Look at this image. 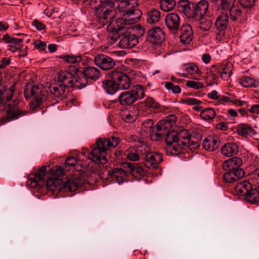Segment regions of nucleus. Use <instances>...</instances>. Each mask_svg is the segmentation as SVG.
Wrapping results in <instances>:
<instances>
[{"instance_id":"1","label":"nucleus","mask_w":259,"mask_h":259,"mask_svg":"<svg viewBox=\"0 0 259 259\" xmlns=\"http://www.w3.org/2000/svg\"><path fill=\"white\" fill-rule=\"evenodd\" d=\"M46 89L41 85H34L31 87L26 86L24 91V95L26 99L32 98L30 103L31 109H34L40 107L44 101L47 99L48 91L56 98L62 99L65 93L66 88L58 82V83L51 84L47 83Z\"/></svg>"},{"instance_id":"2","label":"nucleus","mask_w":259,"mask_h":259,"mask_svg":"<svg viewBox=\"0 0 259 259\" xmlns=\"http://www.w3.org/2000/svg\"><path fill=\"white\" fill-rule=\"evenodd\" d=\"M191 135L188 131L182 130L179 134L174 131L168 133L165 138L167 150L171 151L173 154L181 152L186 150L189 142Z\"/></svg>"},{"instance_id":"3","label":"nucleus","mask_w":259,"mask_h":259,"mask_svg":"<svg viewBox=\"0 0 259 259\" xmlns=\"http://www.w3.org/2000/svg\"><path fill=\"white\" fill-rule=\"evenodd\" d=\"M119 144V139L112 137L109 139H98V169L103 165L105 172L109 174L108 161L110 157V150L116 147ZM99 169H98V171Z\"/></svg>"},{"instance_id":"4","label":"nucleus","mask_w":259,"mask_h":259,"mask_svg":"<svg viewBox=\"0 0 259 259\" xmlns=\"http://www.w3.org/2000/svg\"><path fill=\"white\" fill-rule=\"evenodd\" d=\"M82 183V180L77 176L70 177L63 182L60 178L50 177L46 182V187L48 190L53 192L60 190L73 192L76 191Z\"/></svg>"},{"instance_id":"5","label":"nucleus","mask_w":259,"mask_h":259,"mask_svg":"<svg viewBox=\"0 0 259 259\" xmlns=\"http://www.w3.org/2000/svg\"><path fill=\"white\" fill-rule=\"evenodd\" d=\"M242 164L241 159L237 157L230 158L223 163V167L227 171L224 175L226 182L233 183L244 176V171L240 168Z\"/></svg>"},{"instance_id":"6","label":"nucleus","mask_w":259,"mask_h":259,"mask_svg":"<svg viewBox=\"0 0 259 259\" xmlns=\"http://www.w3.org/2000/svg\"><path fill=\"white\" fill-rule=\"evenodd\" d=\"M78 68L71 66L68 71H61L58 74L59 83L64 86L72 87L75 86L78 89L83 88L87 85V81L84 78L76 77Z\"/></svg>"},{"instance_id":"7","label":"nucleus","mask_w":259,"mask_h":259,"mask_svg":"<svg viewBox=\"0 0 259 259\" xmlns=\"http://www.w3.org/2000/svg\"><path fill=\"white\" fill-rule=\"evenodd\" d=\"M144 96L143 88L140 85H137L131 91L121 93L118 97V99L121 105H130L137 100L142 99Z\"/></svg>"},{"instance_id":"8","label":"nucleus","mask_w":259,"mask_h":259,"mask_svg":"<svg viewBox=\"0 0 259 259\" xmlns=\"http://www.w3.org/2000/svg\"><path fill=\"white\" fill-rule=\"evenodd\" d=\"M208 9V3L205 0H201L197 3L186 4L184 6V11L190 17L204 16Z\"/></svg>"},{"instance_id":"9","label":"nucleus","mask_w":259,"mask_h":259,"mask_svg":"<svg viewBox=\"0 0 259 259\" xmlns=\"http://www.w3.org/2000/svg\"><path fill=\"white\" fill-rule=\"evenodd\" d=\"M110 77L116 81L118 90H127L131 86V80L129 76L122 71L114 70L110 72Z\"/></svg>"},{"instance_id":"10","label":"nucleus","mask_w":259,"mask_h":259,"mask_svg":"<svg viewBox=\"0 0 259 259\" xmlns=\"http://www.w3.org/2000/svg\"><path fill=\"white\" fill-rule=\"evenodd\" d=\"M99 1L98 11L101 10L100 11L103 13L99 14L98 23H100L102 25H104L107 22L106 20L111 11V9L114 6V4L111 0H99Z\"/></svg>"},{"instance_id":"11","label":"nucleus","mask_w":259,"mask_h":259,"mask_svg":"<svg viewBox=\"0 0 259 259\" xmlns=\"http://www.w3.org/2000/svg\"><path fill=\"white\" fill-rule=\"evenodd\" d=\"M176 117L174 115H170L164 120H161L157 123V131L160 132L154 133L155 135L162 137L170 132L172 125L176 121Z\"/></svg>"},{"instance_id":"12","label":"nucleus","mask_w":259,"mask_h":259,"mask_svg":"<svg viewBox=\"0 0 259 259\" xmlns=\"http://www.w3.org/2000/svg\"><path fill=\"white\" fill-rule=\"evenodd\" d=\"M48 166H44L40 167L35 174H30L28 175V181L27 184L30 187L35 188L39 185L38 183L44 181L48 170Z\"/></svg>"},{"instance_id":"13","label":"nucleus","mask_w":259,"mask_h":259,"mask_svg":"<svg viewBox=\"0 0 259 259\" xmlns=\"http://www.w3.org/2000/svg\"><path fill=\"white\" fill-rule=\"evenodd\" d=\"M3 40L9 44L8 50L11 52H21V50L22 49L23 39L12 37L8 34H6L3 36Z\"/></svg>"},{"instance_id":"14","label":"nucleus","mask_w":259,"mask_h":259,"mask_svg":"<svg viewBox=\"0 0 259 259\" xmlns=\"http://www.w3.org/2000/svg\"><path fill=\"white\" fill-rule=\"evenodd\" d=\"M145 165L146 167L155 168L158 166V163L162 160V155L159 153L150 152L145 157Z\"/></svg>"},{"instance_id":"15","label":"nucleus","mask_w":259,"mask_h":259,"mask_svg":"<svg viewBox=\"0 0 259 259\" xmlns=\"http://www.w3.org/2000/svg\"><path fill=\"white\" fill-rule=\"evenodd\" d=\"M142 15V12L136 8L130 11L123 15L122 18L124 19L126 24H134L138 22Z\"/></svg>"},{"instance_id":"16","label":"nucleus","mask_w":259,"mask_h":259,"mask_svg":"<svg viewBox=\"0 0 259 259\" xmlns=\"http://www.w3.org/2000/svg\"><path fill=\"white\" fill-rule=\"evenodd\" d=\"M166 26L170 30H176L179 29L180 25V18L176 13H169L167 14L165 19Z\"/></svg>"},{"instance_id":"17","label":"nucleus","mask_w":259,"mask_h":259,"mask_svg":"<svg viewBox=\"0 0 259 259\" xmlns=\"http://www.w3.org/2000/svg\"><path fill=\"white\" fill-rule=\"evenodd\" d=\"M126 25L122 18L112 17L107 26V29L110 32H118L125 28Z\"/></svg>"},{"instance_id":"18","label":"nucleus","mask_w":259,"mask_h":259,"mask_svg":"<svg viewBox=\"0 0 259 259\" xmlns=\"http://www.w3.org/2000/svg\"><path fill=\"white\" fill-rule=\"evenodd\" d=\"M138 43V38L133 34L124 35L119 41V47L122 49L131 48L135 47Z\"/></svg>"},{"instance_id":"19","label":"nucleus","mask_w":259,"mask_h":259,"mask_svg":"<svg viewBox=\"0 0 259 259\" xmlns=\"http://www.w3.org/2000/svg\"><path fill=\"white\" fill-rule=\"evenodd\" d=\"M164 39V34L159 27H155L149 31L148 39L152 43L158 44L161 43Z\"/></svg>"},{"instance_id":"20","label":"nucleus","mask_w":259,"mask_h":259,"mask_svg":"<svg viewBox=\"0 0 259 259\" xmlns=\"http://www.w3.org/2000/svg\"><path fill=\"white\" fill-rule=\"evenodd\" d=\"M15 91V86L12 85L8 89L0 86V105L6 104L7 102L10 101L13 96Z\"/></svg>"},{"instance_id":"21","label":"nucleus","mask_w":259,"mask_h":259,"mask_svg":"<svg viewBox=\"0 0 259 259\" xmlns=\"http://www.w3.org/2000/svg\"><path fill=\"white\" fill-rule=\"evenodd\" d=\"M153 125V122L151 119H147L143 123L142 125V129L145 132L150 133L151 139L152 140L158 141L162 137H159L155 135L154 133H156L158 132L157 131V124L154 127ZM158 132H159L158 131Z\"/></svg>"},{"instance_id":"22","label":"nucleus","mask_w":259,"mask_h":259,"mask_svg":"<svg viewBox=\"0 0 259 259\" xmlns=\"http://www.w3.org/2000/svg\"><path fill=\"white\" fill-rule=\"evenodd\" d=\"M9 109L7 111L6 116L8 119L14 120L25 114L26 112L22 111L18 107L16 106V101L14 105L8 104Z\"/></svg>"},{"instance_id":"23","label":"nucleus","mask_w":259,"mask_h":259,"mask_svg":"<svg viewBox=\"0 0 259 259\" xmlns=\"http://www.w3.org/2000/svg\"><path fill=\"white\" fill-rule=\"evenodd\" d=\"M138 6L137 0H122L118 5V9L119 12L124 14L132 11Z\"/></svg>"},{"instance_id":"24","label":"nucleus","mask_w":259,"mask_h":259,"mask_svg":"<svg viewBox=\"0 0 259 259\" xmlns=\"http://www.w3.org/2000/svg\"><path fill=\"white\" fill-rule=\"evenodd\" d=\"M114 62L110 57L102 54L98 55V67L102 70L110 69L114 66Z\"/></svg>"},{"instance_id":"25","label":"nucleus","mask_w":259,"mask_h":259,"mask_svg":"<svg viewBox=\"0 0 259 259\" xmlns=\"http://www.w3.org/2000/svg\"><path fill=\"white\" fill-rule=\"evenodd\" d=\"M236 133L238 135L244 137H252L256 134V132L251 126L244 123H240L237 125Z\"/></svg>"},{"instance_id":"26","label":"nucleus","mask_w":259,"mask_h":259,"mask_svg":"<svg viewBox=\"0 0 259 259\" xmlns=\"http://www.w3.org/2000/svg\"><path fill=\"white\" fill-rule=\"evenodd\" d=\"M220 142L218 137L208 136L205 138L202 145L204 148L208 151H214L219 145Z\"/></svg>"},{"instance_id":"27","label":"nucleus","mask_w":259,"mask_h":259,"mask_svg":"<svg viewBox=\"0 0 259 259\" xmlns=\"http://www.w3.org/2000/svg\"><path fill=\"white\" fill-rule=\"evenodd\" d=\"M229 16L226 12L221 13L216 19L214 25L217 29L220 31L225 30L229 24Z\"/></svg>"},{"instance_id":"28","label":"nucleus","mask_w":259,"mask_h":259,"mask_svg":"<svg viewBox=\"0 0 259 259\" xmlns=\"http://www.w3.org/2000/svg\"><path fill=\"white\" fill-rule=\"evenodd\" d=\"M192 30L190 25L183 26L182 28V34L180 36L181 42L184 44H188L192 40Z\"/></svg>"},{"instance_id":"29","label":"nucleus","mask_w":259,"mask_h":259,"mask_svg":"<svg viewBox=\"0 0 259 259\" xmlns=\"http://www.w3.org/2000/svg\"><path fill=\"white\" fill-rule=\"evenodd\" d=\"M238 152V147L236 143H228L225 144L221 148L222 154L227 157L233 156Z\"/></svg>"},{"instance_id":"30","label":"nucleus","mask_w":259,"mask_h":259,"mask_svg":"<svg viewBox=\"0 0 259 259\" xmlns=\"http://www.w3.org/2000/svg\"><path fill=\"white\" fill-rule=\"evenodd\" d=\"M102 87L105 92L109 94L113 95L118 90L116 81L110 77V79H106L102 82Z\"/></svg>"},{"instance_id":"31","label":"nucleus","mask_w":259,"mask_h":259,"mask_svg":"<svg viewBox=\"0 0 259 259\" xmlns=\"http://www.w3.org/2000/svg\"><path fill=\"white\" fill-rule=\"evenodd\" d=\"M97 72V69L94 67H89L86 68L83 71V74L81 75V77L79 78H84L87 81V84L91 83L92 81H95L97 78L96 75Z\"/></svg>"},{"instance_id":"32","label":"nucleus","mask_w":259,"mask_h":259,"mask_svg":"<svg viewBox=\"0 0 259 259\" xmlns=\"http://www.w3.org/2000/svg\"><path fill=\"white\" fill-rule=\"evenodd\" d=\"M160 12L155 9H152L147 13V22L149 24H154L158 22L160 19Z\"/></svg>"},{"instance_id":"33","label":"nucleus","mask_w":259,"mask_h":259,"mask_svg":"<svg viewBox=\"0 0 259 259\" xmlns=\"http://www.w3.org/2000/svg\"><path fill=\"white\" fill-rule=\"evenodd\" d=\"M251 188V185L247 181H243L237 184L235 190L238 195L246 196Z\"/></svg>"},{"instance_id":"34","label":"nucleus","mask_w":259,"mask_h":259,"mask_svg":"<svg viewBox=\"0 0 259 259\" xmlns=\"http://www.w3.org/2000/svg\"><path fill=\"white\" fill-rule=\"evenodd\" d=\"M242 8L240 4L237 3L228 11L231 20L236 21L241 17Z\"/></svg>"},{"instance_id":"35","label":"nucleus","mask_w":259,"mask_h":259,"mask_svg":"<svg viewBox=\"0 0 259 259\" xmlns=\"http://www.w3.org/2000/svg\"><path fill=\"white\" fill-rule=\"evenodd\" d=\"M127 166L130 168V171L132 176L138 178L144 175V170L143 167L133 163H127Z\"/></svg>"},{"instance_id":"36","label":"nucleus","mask_w":259,"mask_h":259,"mask_svg":"<svg viewBox=\"0 0 259 259\" xmlns=\"http://www.w3.org/2000/svg\"><path fill=\"white\" fill-rule=\"evenodd\" d=\"M240 83L242 86L245 88H256L259 85V82L258 81L249 76L242 77L240 80Z\"/></svg>"},{"instance_id":"37","label":"nucleus","mask_w":259,"mask_h":259,"mask_svg":"<svg viewBox=\"0 0 259 259\" xmlns=\"http://www.w3.org/2000/svg\"><path fill=\"white\" fill-rule=\"evenodd\" d=\"M215 115V111L210 108L203 110L200 113V116L203 120L208 121L213 119Z\"/></svg>"},{"instance_id":"38","label":"nucleus","mask_w":259,"mask_h":259,"mask_svg":"<svg viewBox=\"0 0 259 259\" xmlns=\"http://www.w3.org/2000/svg\"><path fill=\"white\" fill-rule=\"evenodd\" d=\"M176 6L174 0H160V6L163 11L168 12L172 10Z\"/></svg>"},{"instance_id":"39","label":"nucleus","mask_w":259,"mask_h":259,"mask_svg":"<svg viewBox=\"0 0 259 259\" xmlns=\"http://www.w3.org/2000/svg\"><path fill=\"white\" fill-rule=\"evenodd\" d=\"M246 200L251 203H255L259 201V191L251 188L246 196Z\"/></svg>"},{"instance_id":"40","label":"nucleus","mask_w":259,"mask_h":259,"mask_svg":"<svg viewBox=\"0 0 259 259\" xmlns=\"http://www.w3.org/2000/svg\"><path fill=\"white\" fill-rule=\"evenodd\" d=\"M112 176L113 178L116 179L120 184L122 183L126 177V174L124 170L121 168H116L113 169Z\"/></svg>"},{"instance_id":"41","label":"nucleus","mask_w":259,"mask_h":259,"mask_svg":"<svg viewBox=\"0 0 259 259\" xmlns=\"http://www.w3.org/2000/svg\"><path fill=\"white\" fill-rule=\"evenodd\" d=\"M135 149L141 157H143L144 158L145 156L150 152L149 147L145 143H139L136 145Z\"/></svg>"},{"instance_id":"42","label":"nucleus","mask_w":259,"mask_h":259,"mask_svg":"<svg viewBox=\"0 0 259 259\" xmlns=\"http://www.w3.org/2000/svg\"><path fill=\"white\" fill-rule=\"evenodd\" d=\"M88 153V150L86 148L82 149V151L80 153V155L84 156H88L89 159L91 160L93 162H96L97 161V148H94L92 151Z\"/></svg>"},{"instance_id":"43","label":"nucleus","mask_w":259,"mask_h":259,"mask_svg":"<svg viewBox=\"0 0 259 259\" xmlns=\"http://www.w3.org/2000/svg\"><path fill=\"white\" fill-rule=\"evenodd\" d=\"M64 61L67 63L75 64L79 62L82 59L81 55L74 56L73 55H64L60 57Z\"/></svg>"},{"instance_id":"44","label":"nucleus","mask_w":259,"mask_h":259,"mask_svg":"<svg viewBox=\"0 0 259 259\" xmlns=\"http://www.w3.org/2000/svg\"><path fill=\"white\" fill-rule=\"evenodd\" d=\"M134 111H128L125 113L123 116V120L126 122H133L137 118V110L134 109Z\"/></svg>"},{"instance_id":"45","label":"nucleus","mask_w":259,"mask_h":259,"mask_svg":"<svg viewBox=\"0 0 259 259\" xmlns=\"http://www.w3.org/2000/svg\"><path fill=\"white\" fill-rule=\"evenodd\" d=\"M232 65L231 63H228L223 68L222 72L221 74V77L222 78L226 80L229 78L232 74Z\"/></svg>"},{"instance_id":"46","label":"nucleus","mask_w":259,"mask_h":259,"mask_svg":"<svg viewBox=\"0 0 259 259\" xmlns=\"http://www.w3.org/2000/svg\"><path fill=\"white\" fill-rule=\"evenodd\" d=\"M124 155L131 161H138L141 157L135 148L124 152Z\"/></svg>"},{"instance_id":"47","label":"nucleus","mask_w":259,"mask_h":259,"mask_svg":"<svg viewBox=\"0 0 259 259\" xmlns=\"http://www.w3.org/2000/svg\"><path fill=\"white\" fill-rule=\"evenodd\" d=\"M237 3L236 0H221L220 7L228 12Z\"/></svg>"},{"instance_id":"48","label":"nucleus","mask_w":259,"mask_h":259,"mask_svg":"<svg viewBox=\"0 0 259 259\" xmlns=\"http://www.w3.org/2000/svg\"><path fill=\"white\" fill-rule=\"evenodd\" d=\"M212 22L209 19L203 18L199 22V28L204 31H208L212 26Z\"/></svg>"},{"instance_id":"49","label":"nucleus","mask_w":259,"mask_h":259,"mask_svg":"<svg viewBox=\"0 0 259 259\" xmlns=\"http://www.w3.org/2000/svg\"><path fill=\"white\" fill-rule=\"evenodd\" d=\"M184 67L188 73L190 74H199L201 73L198 67L194 63L186 64L184 65Z\"/></svg>"},{"instance_id":"50","label":"nucleus","mask_w":259,"mask_h":259,"mask_svg":"<svg viewBox=\"0 0 259 259\" xmlns=\"http://www.w3.org/2000/svg\"><path fill=\"white\" fill-rule=\"evenodd\" d=\"M165 88L168 90H171L174 94L180 93L181 91L180 87L178 85H174L170 82H166L165 83Z\"/></svg>"},{"instance_id":"51","label":"nucleus","mask_w":259,"mask_h":259,"mask_svg":"<svg viewBox=\"0 0 259 259\" xmlns=\"http://www.w3.org/2000/svg\"><path fill=\"white\" fill-rule=\"evenodd\" d=\"M64 171L59 166H56L51 169V177L60 178L63 175Z\"/></svg>"},{"instance_id":"52","label":"nucleus","mask_w":259,"mask_h":259,"mask_svg":"<svg viewBox=\"0 0 259 259\" xmlns=\"http://www.w3.org/2000/svg\"><path fill=\"white\" fill-rule=\"evenodd\" d=\"M215 66L212 67L209 72H207V78L212 82L211 84L217 83L216 80L218 79V75L214 73Z\"/></svg>"},{"instance_id":"53","label":"nucleus","mask_w":259,"mask_h":259,"mask_svg":"<svg viewBox=\"0 0 259 259\" xmlns=\"http://www.w3.org/2000/svg\"><path fill=\"white\" fill-rule=\"evenodd\" d=\"M186 85L189 88H193L195 89H199L203 87V85L201 82L194 80L187 81Z\"/></svg>"},{"instance_id":"54","label":"nucleus","mask_w":259,"mask_h":259,"mask_svg":"<svg viewBox=\"0 0 259 259\" xmlns=\"http://www.w3.org/2000/svg\"><path fill=\"white\" fill-rule=\"evenodd\" d=\"M183 103L188 105L194 106L196 104H201L202 101L194 98H187L184 100Z\"/></svg>"},{"instance_id":"55","label":"nucleus","mask_w":259,"mask_h":259,"mask_svg":"<svg viewBox=\"0 0 259 259\" xmlns=\"http://www.w3.org/2000/svg\"><path fill=\"white\" fill-rule=\"evenodd\" d=\"M240 5L244 8H250L254 4L255 0H239Z\"/></svg>"},{"instance_id":"56","label":"nucleus","mask_w":259,"mask_h":259,"mask_svg":"<svg viewBox=\"0 0 259 259\" xmlns=\"http://www.w3.org/2000/svg\"><path fill=\"white\" fill-rule=\"evenodd\" d=\"M144 103L145 105L149 108H155L158 107L157 104L155 102L154 100L152 98L148 97L145 101Z\"/></svg>"},{"instance_id":"57","label":"nucleus","mask_w":259,"mask_h":259,"mask_svg":"<svg viewBox=\"0 0 259 259\" xmlns=\"http://www.w3.org/2000/svg\"><path fill=\"white\" fill-rule=\"evenodd\" d=\"M32 25L38 30H44L45 29V28L46 27L45 24H43L41 21H40L37 19H34L32 21Z\"/></svg>"},{"instance_id":"58","label":"nucleus","mask_w":259,"mask_h":259,"mask_svg":"<svg viewBox=\"0 0 259 259\" xmlns=\"http://www.w3.org/2000/svg\"><path fill=\"white\" fill-rule=\"evenodd\" d=\"M34 45L36 48L41 51L45 50L47 46V44L45 42L39 40H35L34 42Z\"/></svg>"},{"instance_id":"59","label":"nucleus","mask_w":259,"mask_h":259,"mask_svg":"<svg viewBox=\"0 0 259 259\" xmlns=\"http://www.w3.org/2000/svg\"><path fill=\"white\" fill-rule=\"evenodd\" d=\"M76 163L77 160L73 157H69L65 161V164L68 166H74Z\"/></svg>"},{"instance_id":"60","label":"nucleus","mask_w":259,"mask_h":259,"mask_svg":"<svg viewBox=\"0 0 259 259\" xmlns=\"http://www.w3.org/2000/svg\"><path fill=\"white\" fill-rule=\"evenodd\" d=\"M199 147V144L197 142L192 141L190 140V138L189 139V142L188 144V148L192 149H195Z\"/></svg>"},{"instance_id":"61","label":"nucleus","mask_w":259,"mask_h":259,"mask_svg":"<svg viewBox=\"0 0 259 259\" xmlns=\"http://www.w3.org/2000/svg\"><path fill=\"white\" fill-rule=\"evenodd\" d=\"M249 111L253 114H259V104H255L251 106Z\"/></svg>"},{"instance_id":"62","label":"nucleus","mask_w":259,"mask_h":259,"mask_svg":"<svg viewBox=\"0 0 259 259\" xmlns=\"http://www.w3.org/2000/svg\"><path fill=\"white\" fill-rule=\"evenodd\" d=\"M227 125L225 122H220L216 125V128L219 130L225 131L227 129Z\"/></svg>"},{"instance_id":"63","label":"nucleus","mask_w":259,"mask_h":259,"mask_svg":"<svg viewBox=\"0 0 259 259\" xmlns=\"http://www.w3.org/2000/svg\"><path fill=\"white\" fill-rule=\"evenodd\" d=\"M208 97L213 100L218 99L219 97L218 95V92L215 90L212 91L208 94Z\"/></svg>"},{"instance_id":"64","label":"nucleus","mask_w":259,"mask_h":259,"mask_svg":"<svg viewBox=\"0 0 259 259\" xmlns=\"http://www.w3.org/2000/svg\"><path fill=\"white\" fill-rule=\"evenodd\" d=\"M218 99L219 100V102L222 104L225 102H231V100H230L229 97L225 96H222L219 97V98Z\"/></svg>"}]
</instances>
